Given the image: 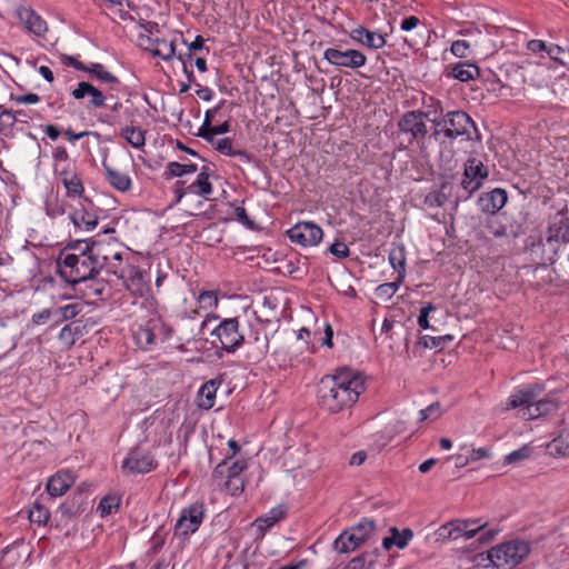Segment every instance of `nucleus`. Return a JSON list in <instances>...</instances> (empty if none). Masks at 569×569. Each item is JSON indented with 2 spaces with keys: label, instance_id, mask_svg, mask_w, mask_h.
Listing matches in <instances>:
<instances>
[{
  "label": "nucleus",
  "instance_id": "obj_1",
  "mask_svg": "<svg viewBox=\"0 0 569 569\" xmlns=\"http://www.w3.org/2000/svg\"><path fill=\"white\" fill-rule=\"evenodd\" d=\"M365 389V379L359 372L340 368L333 375L321 378L318 385V402L323 410L338 413L352 407Z\"/></svg>",
  "mask_w": 569,
  "mask_h": 569
},
{
  "label": "nucleus",
  "instance_id": "obj_2",
  "mask_svg": "<svg viewBox=\"0 0 569 569\" xmlns=\"http://www.w3.org/2000/svg\"><path fill=\"white\" fill-rule=\"evenodd\" d=\"M56 264L59 276L73 286L88 282L100 272L83 240L69 242L60 251Z\"/></svg>",
  "mask_w": 569,
  "mask_h": 569
},
{
  "label": "nucleus",
  "instance_id": "obj_3",
  "mask_svg": "<svg viewBox=\"0 0 569 569\" xmlns=\"http://www.w3.org/2000/svg\"><path fill=\"white\" fill-rule=\"evenodd\" d=\"M539 388L533 386H523L515 390L508 398L507 409H517L521 411V417L527 420H533L549 415L558 409V402L551 397L538 399Z\"/></svg>",
  "mask_w": 569,
  "mask_h": 569
},
{
  "label": "nucleus",
  "instance_id": "obj_4",
  "mask_svg": "<svg viewBox=\"0 0 569 569\" xmlns=\"http://www.w3.org/2000/svg\"><path fill=\"white\" fill-rule=\"evenodd\" d=\"M214 326L210 330V336L219 341L220 347L227 353H234L246 341L244 335L240 330L238 317L220 318L218 315H208L200 325V330Z\"/></svg>",
  "mask_w": 569,
  "mask_h": 569
},
{
  "label": "nucleus",
  "instance_id": "obj_5",
  "mask_svg": "<svg viewBox=\"0 0 569 569\" xmlns=\"http://www.w3.org/2000/svg\"><path fill=\"white\" fill-rule=\"evenodd\" d=\"M530 553L528 542L513 539L490 548L486 553H479L482 561L487 560L486 568L512 569L520 565Z\"/></svg>",
  "mask_w": 569,
  "mask_h": 569
},
{
  "label": "nucleus",
  "instance_id": "obj_6",
  "mask_svg": "<svg viewBox=\"0 0 569 569\" xmlns=\"http://www.w3.org/2000/svg\"><path fill=\"white\" fill-rule=\"evenodd\" d=\"M435 131L432 136L436 140L441 138L446 140H455L458 137H466L471 139L470 130L477 131L476 124L471 117L460 110L448 111L441 118L433 120Z\"/></svg>",
  "mask_w": 569,
  "mask_h": 569
},
{
  "label": "nucleus",
  "instance_id": "obj_7",
  "mask_svg": "<svg viewBox=\"0 0 569 569\" xmlns=\"http://www.w3.org/2000/svg\"><path fill=\"white\" fill-rule=\"evenodd\" d=\"M173 335V328L161 318H151L133 331L136 345L144 351H152L168 341Z\"/></svg>",
  "mask_w": 569,
  "mask_h": 569
},
{
  "label": "nucleus",
  "instance_id": "obj_8",
  "mask_svg": "<svg viewBox=\"0 0 569 569\" xmlns=\"http://www.w3.org/2000/svg\"><path fill=\"white\" fill-rule=\"evenodd\" d=\"M450 530L452 540L463 538L469 540L479 533L478 540L481 543L490 542L499 532V529H487L486 523H480V520H451Z\"/></svg>",
  "mask_w": 569,
  "mask_h": 569
},
{
  "label": "nucleus",
  "instance_id": "obj_9",
  "mask_svg": "<svg viewBox=\"0 0 569 569\" xmlns=\"http://www.w3.org/2000/svg\"><path fill=\"white\" fill-rule=\"evenodd\" d=\"M157 467L154 455L142 446L131 448L121 463V469L127 475L148 473Z\"/></svg>",
  "mask_w": 569,
  "mask_h": 569
},
{
  "label": "nucleus",
  "instance_id": "obj_10",
  "mask_svg": "<svg viewBox=\"0 0 569 569\" xmlns=\"http://www.w3.org/2000/svg\"><path fill=\"white\" fill-rule=\"evenodd\" d=\"M112 273L132 295L143 297L148 292L149 276L139 267L126 264L124 268H113Z\"/></svg>",
  "mask_w": 569,
  "mask_h": 569
},
{
  "label": "nucleus",
  "instance_id": "obj_11",
  "mask_svg": "<svg viewBox=\"0 0 569 569\" xmlns=\"http://www.w3.org/2000/svg\"><path fill=\"white\" fill-rule=\"evenodd\" d=\"M204 511L206 509L202 502H194L183 508L174 525V535L178 537H188L194 533L204 519Z\"/></svg>",
  "mask_w": 569,
  "mask_h": 569
},
{
  "label": "nucleus",
  "instance_id": "obj_12",
  "mask_svg": "<svg viewBox=\"0 0 569 569\" xmlns=\"http://www.w3.org/2000/svg\"><path fill=\"white\" fill-rule=\"evenodd\" d=\"M212 176V171L208 166H203L197 176V179L186 184V181L178 180L174 183V192L177 194V201H180L186 194H194L199 197H208L213 192L212 183L210 182V177Z\"/></svg>",
  "mask_w": 569,
  "mask_h": 569
},
{
  "label": "nucleus",
  "instance_id": "obj_13",
  "mask_svg": "<svg viewBox=\"0 0 569 569\" xmlns=\"http://www.w3.org/2000/svg\"><path fill=\"white\" fill-rule=\"evenodd\" d=\"M323 59L337 68L359 69L367 63V57L360 50L339 48H327L323 51Z\"/></svg>",
  "mask_w": 569,
  "mask_h": 569
},
{
  "label": "nucleus",
  "instance_id": "obj_14",
  "mask_svg": "<svg viewBox=\"0 0 569 569\" xmlns=\"http://www.w3.org/2000/svg\"><path fill=\"white\" fill-rule=\"evenodd\" d=\"M287 236L291 242L302 247L317 246L323 236L322 229L309 221L296 223L287 231Z\"/></svg>",
  "mask_w": 569,
  "mask_h": 569
},
{
  "label": "nucleus",
  "instance_id": "obj_15",
  "mask_svg": "<svg viewBox=\"0 0 569 569\" xmlns=\"http://www.w3.org/2000/svg\"><path fill=\"white\" fill-rule=\"evenodd\" d=\"M398 128L403 134L409 136V143L423 140L428 133L422 111L406 112L399 120Z\"/></svg>",
  "mask_w": 569,
  "mask_h": 569
},
{
  "label": "nucleus",
  "instance_id": "obj_16",
  "mask_svg": "<svg viewBox=\"0 0 569 569\" xmlns=\"http://www.w3.org/2000/svg\"><path fill=\"white\" fill-rule=\"evenodd\" d=\"M98 209L87 198L79 202V207L74 208L69 218L76 229L83 231H92L99 223Z\"/></svg>",
  "mask_w": 569,
  "mask_h": 569
},
{
  "label": "nucleus",
  "instance_id": "obj_17",
  "mask_svg": "<svg viewBox=\"0 0 569 569\" xmlns=\"http://www.w3.org/2000/svg\"><path fill=\"white\" fill-rule=\"evenodd\" d=\"M488 177V171L480 160L469 159L465 167L461 188L466 191L465 198L470 197L480 189L482 181Z\"/></svg>",
  "mask_w": 569,
  "mask_h": 569
},
{
  "label": "nucleus",
  "instance_id": "obj_18",
  "mask_svg": "<svg viewBox=\"0 0 569 569\" xmlns=\"http://www.w3.org/2000/svg\"><path fill=\"white\" fill-rule=\"evenodd\" d=\"M86 244V249L89 250L93 258V263L101 271L107 264L110 263L111 257L110 252H112L114 247H119L118 242L108 243L102 240H92L87 239L83 240Z\"/></svg>",
  "mask_w": 569,
  "mask_h": 569
},
{
  "label": "nucleus",
  "instance_id": "obj_19",
  "mask_svg": "<svg viewBox=\"0 0 569 569\" xmlns=\"http://www.w3.org/2000/svg\"><path fill=\"white\" fill-rule=\"evenodd\" d=\"M17 13L20 22L28 30V32L34 34L36 37H42L47 32V22L33 9L23 7L20 8Z\"/></svg>",
  "mask_w": 569,
  "mask_h": 569
},
{
  "label": "nucleus",
  "instance_id": "obj_20",
  "mask_svg": "<svg viewBox=\"0 0 569 569\" xmlns=\"http://www.w3.org/2000/svg\"><path fill=\"white\" fill-rule=\"evenodd\" d=\"M231 457H226L217 465L212 472V478L218 481L224 480V485L229 487L232 480L238 479L239 475L246 469L244 461H233L229 465Z\"/></svg>",
  "mask_w": 569,
  "mask_h": 569
},
{
  "label": "nucleus",
  "instance_id": "obj_21",
  "mask_svg": "<svg viewBox=\"0 0 569 569\" xmlns=\"http://www.w3.org/2000/svg\"><path fill=\"white\" fill-rule=\"evenodd\" d=\"M72 97L76 100H81L87 96H90L89 107L99 109L106 106V101L108 99L107 94L87 81H81L78 83L77 88H74L71 92Z\"/></svg>",
  "mask_w": 569,
  "mask_h": 569
},
{
  "label": "nucleus",
  "instance_id": "obj_22",
  "mask_svg": "<svg viewBox=\"0 0 569 569\" xmlns=\"http://www.w3.org/2000/svg\"><path fill=\"white\" fill-rule=\"evenodd\" d=\"M350 38L369 49H381L387 43L385 34L377 31H371L362 26H358L357 28L352 29L350 32Z\"/></svg>",
  "mask_w": 569,
  "mask_h": 569
},
{
  "label": "nucleus",
  "instance_id": "obj_23",
  "mask_svg": "<svg viewBox=\"0 0 569 569\" xmlns=\"http://www.w3.org/2000/svg\"><path fill=\"white\" fill-rule=\"evenodd\" d=\"M22 110L12 111L0 104V140L7 141L16 137V126L19 122V114Z\"/></svg>",
  "mask_w": 569,
  "mask_h": 569
},
{
  "label": "nucleus",
  "instance_id": "obj_24",
  "mask_svg": "<svg viewBox=\"0 0 569 569\" xmlns=\"http://www.w3.org/2000/svg\"><path fill=\"white\" fill-rule=\"evenodd\" d=\"M74 476L70 470H61L51 476L47 482V491L51 497L64 495L74 483Z\"/></svg>",
  "mask_w": 569,
  "mask_h": 569
},
{
  "label": "nucleus",
  "instance_id": "obj_25",
  "mask_svg": "<svg viewBox=\"0 0 569 569\" xmlns=\"http://www.w3.org/2000/svg\"><path fill=\"white\" fill-rule=\"evenodd\" d=\"M508 201V193L505 189L496 188L490 192L482 194L479 199L482 210L495 214L502 209Z\"/></svg>",
  "mask_w": 569,
  "mask_h": 569
},
{
  "label": "nucleus",
  "instance_id": "obj_26",
  "mask_svg": "<svg viewBox=\"0 0 569 569\" xmlns=\"http://www.w3.org/2000/svg\"><path fill=\"white\" fill-rule=\"evenodd\" d=\"M252 350L248 351L247 358L252 362L261 361L268 353L269 350V338L267 335H261L260 331L256 330L251 332L247 341Z\"/></svg>",
  "mask_w": 569,
  "mask_h": 569
},
{
  "label": "nucleus",
  "instance_id": "obj_27",
  "mask_svg": "<svg viewBox=\"0 0 569 569\" xmlns=\"http://www.w3.org/2000/svg\"><path fill=\"white\" fill-rule=\"evenodd\" d=\"M102 168L107 181L116 190L127 192L131 189L132 180L128 173L112 168L106 160L102 161Z\"/></svg>",
  "mask_w": 569,
  "mask_h": 569
},
{
  "label": "nucleus",
  "instance_id": "obj_28",
  "mask_svg": "<svg viewBox=\"0 0 569 569\" xmlns=\"http://www.w3.org/2000/svg\"><path fill=\"white\" fill-rule=\"evenodd\" d=\"M286 515V508L282 506L274 507L270 509L263 516L257 518L253 522V527L257 529L261 537L272 528L279 520H281Z\"/></svg>",
  "mask_w": 569,
  "mask_h": 569
},
{
  "label": "nucleus",
  "instance_id": "obj_29",
  "mask_svg": "<svg viewBox=\"0 0 569 569\" xmlns=\"http://www.w3.org/2000/svg\"><path fill=\"white\" fill-rule=\"evenodd\" d=\"M413 538V532L411 529H403L399 531L396 527L390 528V536L383 538L382 547L386 550H390L393 546L399 549H405L410 540Z\"/></svg>",
  "mask_w": 569,
  "mask_h": 569
},
{
  "label": "nucleus",
  "instance_id": "obj_30",
  "mask_svg": "<svg viewBox=\"0 0 569 569\" xmlns=\"http://www.w3.org/2000/svg\"><path fill=\"white\" fill-rule=\"evenodd\" d=\"M149 47L147 48L154 57L168 61L174 57L176 47L173 41L166 39L147 38Z\"/></svg>",
  "mask_w": 569,
  "mask_h": 569
},
{
  "label": "nucleus",
  "instance_id": "obj_31",
  "mask_svg": "<svg viewBox=\"0 0 569 569\" xmlns=\"http://www.w3.org/2000/svg\"><path fill=\"white\" fill-rule=\"evenodd\" d=\"M548 240L569 242V220L557 214L549 226Z\"/></svg>",
  "mask_w": 569,
  "mask_h": 569
},
{
  "label": "nucleus",
  "instance_id": "obj_32",
  "mask_svg": "<svg viewBox=\"0 0 569 569\" xmlns=\"http://www.w3.org/2000/svg\"><path fill=\"white\" fill-rule=\"evenodd\" d=\"M88 73L92 74L100 82L108 83L112 90H117L120 86V80L109 72L106 67L98 62H92L88 66Z\"/></svg>",
  "mask_w": 569,
  "mask_h": 569
},
{
  "label": "nucleus",
  "instance_id": "obj_33",
  "mask_svg": "<svg viewBox=\"0 0 569 569\" xmlns=\"http://www.w3.org/2000/svg\"><path fill=\"white\" fill-rule=\"evenodd\" d=\"M361 545V538L357 537L351 530H345L335 540V549L341 553L353 551Z\"/></svg>",
  "mask_w": 569,
  "mask_h": 569
},
{
  "label": "nucleus",
  "instance_id": "obj_34",
  "mask_svg": "<svg viewBox=\"0 0 569 569\" xmlns=\"http://www.w3.org/2000/svg\"><path fill=\"white\" fill-rule=\"evenodd\" d=\"M451 76L461 82H467L479 76V68L470 62H458L452 67Z\"/></svg>",
  "mask_w": 569,
  "mask_h": 569
},
{
  "label": "nucleus",
  "instance_id": "obj_35",
  "mask_svg": "<svg viewBox=\"0 0 569 569\" xmlns=\"http://www.w3.org/2000/svg\"><path fill=\"white\" fill-rule=\"evenodd\" d=\"M121 137L133 148L140 149L146 144L144 131L139 127L124 126L121 128Z\"/></svg>",
  "mask_w": 569,
  "mask_h": 569
},
{
  "label": "nucleus",
  "instance_id": "obj_36",
  "mask_svg": "<svg viewBox=\"0 0 569 569\" xmlns=\"http://www.w3.org/2000/svg\"><path fill=\"white\" fill-rule=\"evenodd\" d=\"M197 170L198 166L196 163H180L171 161L167 164L163 177L164 179L169 180L174 177L180 178L184 174L194 173Z\"/></svg>",
  "mask_w": 569,
  "mask_h": 569
},
{
  "label": "nucleus",
  "instance_id": "obj_37",
  "mask_svg": "<svg viewBox=\"0 0 569 569\" xmlns=\"http://www.w3.org/2000/svg\"><path fill=\"white\" fill-rule=\"evenodd\" d=\"M217 383L213 380L203 383L199 390V406L203 409H211L214 406Z\"/></svg>",
  "mask_w": 569,
  "mask_h": 569
},
{
  "label": "nucleus",
  "instance_id": "obj_38",
  "mask_svg": "<svg viewBox=\"0 0 569 569\" xmlns=\"http://www.w3.org/2000/svg\"><path fill=\"white\" fill-rule=\"evenodd\" d=\"M551 453L569 457V429L562 430L548 446Z\"/></svg>",
  "mask_w": 569,
  "mask_h": 569
},
{
  "label": "nucleus",
  "instance_id": "obj_39",
  "mask_svg": "<svg viewBox=\"0 0 569 569\" xmlns=\"http://www.w3.org/2000/svg\"><path fill=\"white\" fill-rule=\"evenodd\" d=\"M350 530L361 538V543H363L375 532L376 522L370 518H363L356 526L351 527Z\"/></svg>",
  "mask_w": 569,
  "mask_h": 569
},
{
  "label": "nucleus",
  "instance_id": "obj_40",
  "mask_svg": "<svg viewBox=\"0 0 569 569\" xmlns=\"http://www.w3.org/2000/svg\"><path fill=\"white\" fill-rule=\"evenodd\" d=\"M447 184H442L440 189L429 192L425 199L423 204L427 208H440L448 201L449 194L446 193Z\"/></svg>",
  "mask_w": 569,
  "mask_h": 569
},
{
  "label": "nucleus",
  "instance_id": "obj_41",
  "mask_svg": "<svg viewBox=\"0 0 569 569\" xmlns=\"http://www.w3.org/2000/svg\"><path fill=\"white\" fill-rule=\"evenodd\" d=\"M62 184L66 188L68 197L83 198L84 187H83L81 179L79 178V176L77 173L73 176H70L69 179H63Z\"/></svg>",
  "mask_w": 569,
  "mask_h": 569
},
{
  "label": "nucleus",
  "instance_id": "obj_42",
  "mask_svg": "<svg viewBox=\"0 0 569 569\" xmlns=\"http://www.w3.org/2000/svg\"><path fill=\"white\" fill-rule=\"evenodd\" d=\"M83 309L82 303L73 302L53 310V316L59 320H70L76 318Z\"/></svg>",
  "mask_w": 569,
  "mask_h": 569
},
{
  "label": "nucleus",
  "instance_id": "obj_43",
  "mask_svg": "<svg viewBox=\"0 0 569 569\" xmlns=\"http://www.w3.org/2000/svg\"><path fill=\"white\" fill-rule=\"evenodd\" d=\"M485 228L487 231L496 238H501L508 236L506 226L500 221V217L495 214H490L487 220Z\"/></svg>",
  "mask_w": 569,
  "mask_h": 569
},
{
  "label": "nucleus",
  "instance_id": "obj_44",
  "mask_svg": "<svg viewBox=\"0 0 569 569\" xmlns=\"http://www.w3.org/2000/svg\"><path fill=\"white\" fill-rule=\"evenodd\" d=\"M119 506L120 498L117 495H108L100 500L98 510L100 511L101 516L104 517L116 511Z\"/></svg>",
  "mask_w": 569,
  "mask_h": 569
},
{
  "label": "nucleus",
  "instance_id": "obj_45",
  "mask_svg": "<svg viewBox=\"0 0 569 569\" xmlns=\"http://www.w3.org/2000/svg\"><path fill=\"white\" fill-rule=\"evenodd\" d=\"M405 276L400 274L397 277L396 281L382 283L377 287L376 293L379 298H391L399 289L401 282L403 281Z\"/></svg>",
  "mask_w": 569,
  "mask_h": 569
},
{
  "label": "nucleus",
  "instance_id": "obj_46",
  "mask_svg": "<svg viewBox=\"0 0 569 569\" xmlns=\"http://www.w3.org/2000/svg\"><path fill=\"white\" fill-rule=\"evenodd\" d=\"M50 518L49 510L40 505L39 502H34L33 507L29 511V519L32 523L37 525H46Z\"/></svg>",
  "mask_w": 569,
  "mask_h": 569
},
{
  "label": "nucleus",
  "instance_id": "obj_47",
  "mask_svg": "<svg viewBox=\"0 0 569 569\" xmlns=\"http://www.w3.org/2000/svg\"><path fill=\"white\" fill-rule=\"evenodd\" d=\"M389 262L392 266L393 270L398 272V276L403 274L406 271V259L403 251L401 249L399 250H392L389 253Z\"/></svg>",
  "mask_w": 569,
  "mask_h": 569
},
{
  "label": "nucleus",
  "instance_id": "obj_48",
  "mask_svg": "<svg viewBox=\"0 0 569 569\" xmlns=\"http://www.w3.org/2000/svg\"><path fill=\"white\" fill-rule=\"evenodd\" d=\"M46 213L50 218H57L66 212V204L63 201H60L58 198L49 199L46 202Z\"/></svg>",
  "mask_w": 569,
  "mask_h": 569
},
{
  "label": "nucleus",
  "instance_id": "obj_49",
  "mask_svg": "<svg viewBox=\"0 0 569 569\" xmlns=\"http://www.w3.org/2000/svg\"><path fill=\"white\" fill-rule=\"evenodd\" d=\"M230 131V122L224 121L219 126H211L207 132H203L202 139L209 143L214 142V137L219 134H224Z\"/></svg>",
  "mask_w": 569,
  "mask_h": 569
},
{
  "label": "nucleus",
  "instance_id": "obj_50",
  "mask_svg": "<svg viewBox=\"0 0 569 569\" xmlns=\"http://www.w3.org/2000/svg\"><path fill=\"white\" fill-rule=\"evenodd\" d=\"M531 453V449L528 446H522L521 448L513 450L505 457V463L513 465L518 463L527 458H529Z\"/></svg>",
  "mask_w": 569,
  "mask_h": 569
},
{
  "label": "nucleus",
  "instance_id": "obj_51",
  "mask_svg": "<svg viewBox=\"0 0 569 569\" xmlns=\"http://www.w3.org/2000/svg\"><path fill=\"white\" fill-rule=\"evenodd\" d=\"M89 283L87 284V296L88 297H94V298H101L103 293L106 292L108 284L103 280H88Z\"/></svg>",
  "mask_w": 569,
  "mask_h": 569
},
{
  "label": "nucleus",
  "instance_id": "obj_52",
  "mask_svg": "<svg viewBox=\"0 0 569 569\" xmlns=\"http://www.w3.org/2000/svg\"><path fill=\"white\" fill-rule=\"evenodd\" d=\"M224 102H226L224 100H221L218 106H216L212 109H209V110L206 111L203 122H202V124L199 128L198 133H197L198 137L201 138L203 132H207L209 130V128L212 126V121H213L218 110L221 108V106Z\"/></svg>",
  "mask_w": 569,
  "mask_h": 569
},
{
  "label": "nucleus",
  "instance_id": "obj_53",
  "mask_svg": "<svg viewBox=\"0 0 569 569\" xmlns=\"http://www.w3.org/2000/svg\"><path fill=\"white\" fill-rule=\"evenodd\" d=\"M418 345L422 348H428V349H442L443 348V338L425 335L419 338Z\"/></svg>",
  "mask_w": 569,
  "mask_h": 569
},
{
  "label": "nucleus",
  "instance_id": "obj_54",
  "mask_svg": "<svg viewBox=\"0 0 569 569\" xmlns=\"http://www.w3.org/2000/svg\"><path fill=\"white\" fill-rule=\"evenodd\" d=\"M214 146V149L224 156H231L233 154V147H232V140L230 138H222V139H214V142L211 143Z\"/></svg>",
  "mask_w": 569,
  "mask_h": 569
},
{
  "label": "nucleus",
  "instance_id": "obj_55",
  "mask_svg": "<svg viewBox=\"0 0 569 569\" xmlns=\"http://www.w3.org/2000/svg\"><path fill=\"white\" fill-rule=\"evenodd\" d=\"M373 565V559L371 556L361 555L359 557L353 558L349 563V569H370Z\"/></svg>",
  "mask_w": 569,
  "mask_h": 569
},
{
  "label": "nucleus",
  "instance_id": "obj_56",
  "mask_svg": "<svg viewBox=\"0 0 569 569\" xmlns=\"http://www.w3.org/2000/svg\"><path fill=\"white\" fill-rule=\"evenodd\" d=\"M436 307L432 303H427L420 309L419 316H418V325L421 329L427 330L430 328L428 317L430 312L435 311Z\"/></svg>",
  "mask_w": 569,
  "mask_h": 569
},
{
  "label": "nucleus",
  "instance_id": "obj_57",
  "mask_svg": "<svg viewBox=\"0 0 569 569\" xmlns=\"http://www.w3.org/2000/svg\"><path fill=\"white\" fill-rule=\"evenodd\" d=\"M470 48V43L466 40H456L451 43L450 51L453 56L458 58H466L468 54V50Z\"/></svg>",
  "mask_w": 569,
  "mask_h": 569
},
{
  "label": "nucleus",
  "instance_id": "obj_58",
  "mask_svg": "<svg viewBox=\"0 0 569 569\" xmlns=\"http://www.w3.org/2000/svg\"><path fill=\"white\" fill-rule=\"evenodd\" d=\"M433 537L436 542L446 543L448 541L452 540L451 530H450V522H447L442 526H440L435 532Z\"/></svg>",
  "mask_w": 569,
  "mask_h": 569
},
{
  "label": "nucleus",
  "instance_id": "obj_59",
  "mask_svg": "<svg viewBox=\"0 0 569 569\" xmlns=\"http://www.w3.org/2000/svg\"><path fill=\"white\" fill-rule=\"evenodd\" d=\"M198 301L202 307L216 308L218 306V297L213 291H201Z\"/></svg>",
  "mask_w": 569,
  "mask_h": 569
},
{
  "label": "nucleus",
  "instance_id": "obj_60",
  "mask_svg": "<svg viewBox=\"0 0 569 569\" xmlns=\"http://www.w3.org/2000/svg\"><path fill=\"white\" fill-rule=\"evenodd\" d=\"M329 252L338 259H345L349 257L350 250L348 246L342 241H336L329 247Z\"/></svg>",
  "mask_w": 569,
  "mask_h": 569
},
{
  "label": "nucleus",
  "instance_id": "obj_61",
  "mask_svg": "<svg viewBox=\"0 0 569 569\" xmlns=\"http://www.w3.org/2000/svg\"><path fill=\"white\" fill-rule=\"evenodd\" d=\"M77 327L73 323L66 325L59 332V339L66 343L73 345L76 342L74 331Z\"/></svg>",
  "mask_w": 569,
  "mask_h": 569
},
{
  "label": "nucleus",
  "instance_id": "obj_62",
  "mask_svg": "<svg viewBox=\"0 0 569 569\" xmlns=\"http://www.w3.org/2000/svg\"><path fill=\"white\" fill-rule=\"evenodd\" d=\"M52 159L54 161V167L60 163H69V153L63 146H58L52 151Z\"/></svg>",
  "mask_w": 569,
  "mask_h": 569
},
{
  "label": "nucleus",
  "instance_id": "obj_63",
  "mask_svg": "<svg viewBox=\"0 0 569 569\" xmlns=\"http://www.w3.org/2000/svg\"><path fill=\"white\" fill-rule=\"evenodd\" d=\"M563 48L558 46V44H555V43H550V44H547V54L549 56V58L556 62H558L559 64L561 66H565L566 63L559 58V54H561L563 52Z\"/></svg>",
  "mask_w": 569,
  "mask_h": 569
},
{
  "label": "nucleus",
  "instance_id": "obj_64",
  "mask_svg": "<svg viewBox=\"0 0 569 569\" xmlns=\"http://www.w3.org/2000/svg\"><path fill=\"white\" fill-rule=\"evenodd\" d=\"M491 457V451L488 447H480L472 449L469 453L470 461H479Z\"/></svg>",
  "mask_w": 569,
  "mask_h": 569
}]
</instances>
